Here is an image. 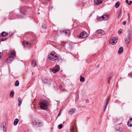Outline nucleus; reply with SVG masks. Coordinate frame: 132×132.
Listing matches in <instances>:
<instances>
[{
	"label": "nucleus",
	"instance_id": "473e14b6",
	"mask_svg": "<svg viewBox=\"0 0 132 132\" xmlns=\"http://www.w3.org/2000/svg\"><path fill=\"white\" fill-rule=\"evenodd\" d=\"M60 129H61L62 127V124H60L58 126Z\"/></svg>",
	"mask_w": 132,
	"mask_h": 132
},
{
	"label": "nucleus",
	"instance_id": "dca6fc26",
	"mask_svg": "<svg viewBox=\"0 0 132 132\" xmlns=\"http://www.w3.org/2000/svg\"><path fill=\"white\" fill-rule=\"evenodd\" d=\"M123 51V48L122 47H120L118 51V53L119 54H120Z\"/></svg>",
	"mask_w": 132,
	"mask_h": 132
},
{
	"label": "nucleus",
	"instance_id": "f03ea898",
	"mask_svg": "<svg viewBox=\"0 0 132 132\" xmlns=\"http://www.w3.org/2000/svg\"><path fill=\"white\" fill-rule=\"evenodd\" d=\"M58 56L56 53L53 52L48 55V59L52 61H54L58 59Z\"/></svg>",
	"mask_w": 132,
	"mask_h": 132
},
{
	"label": "nucleus",
	"instance_id": "1a4fd4ad",
	"mask_svg": "<svg viewBox=\"0 0 132 132\" xmlns=\"http://www.w3.org/2000/svg\"><path fill=\"white\" fill-rule=\"evenodd\" d=\"M22 44L25 47L30 48L31 47V44L27 41H23Z\"/></svg>",
	"mask_w": 132,
	"mask_h": 132
},
{
	"label": "nucleus",
	"instance_id": "6e6552de",
	"mask_svg": "<svg viewBox=\"0 0 132 132\" xmlns=\"http://www.w3.org/2000/svg\"><path fill=\"white\" fill-rule=\"evenodd\" d=\"M130 34H129L128 35L127 37L125 39V41L126 44L128 45L129 43L130 40Z\"/></svg>",
	"mask_w": 132,
	"mask_h": 132
},
{
	"label": "nucleus",
	"instance_id": "ddd939ff",
	"mask_svg": "<svg viewBox=\"0 0 132 132\" xmlns=\"http://www.w3.org/2000/svg\"><path fill=\"white\" fill-rule=\"evenodd\" d=\"M71 132H77L76 128L75 126H72L71 129Z\"/></svg>",
	"mask_w": 132,
	"mask_h": 132
},
{
	"label": "nucleus",
	"instance_id": "58836bf2",
	"mask_svg": "<svg viewBox=\"0 0 132 132\" xmlns=\"http://www.w3.org/2000/svg\"><path fill=\"white\" fill-rule=\"evenodd\" d=\"M109 97H108L106 100V101L107 102H109Z\"/></svg>",
	"mask_w": 132,
	"mask_h": 132
},
{
	"label": "nucleus",
	"instance_id": "a211bd4d",
	"mask_svg": "<svg viewBox=\"0 0 132 132\" xmlns=\"http://www.w3.org/2000/svg\"><path fill=\"white\" fill-rule=\"evenodd\" d=\"M76 110L75 109H71L68 112L70 114H71L73 113H74Z\"/></svg>",
	"mask_w": 132,
	"mask_h": 132
},
{
	"label": "nucleus",
	"instance_id": "393cba45",
	"mask_svg": "<svg viewBox=\"0 0 132 132\" xmlns=\"http://www.w3.org/2000/svg\"><path fill=\"white\" fill-rule=\"evenodd\" d=\"M19 81L18 80H16L15 82V86H17L19 85Z\"/></svg>",
	"mask_w": 132,
	"mask_h": 132
},
{
	"label": "nucleus",
	"instance_id": "2eb2a0df",
	"mask_svg": "<svg viewBox=\"0 0 132 132\" xmlns=\"http://www.w3.org/2000/svg\"><path fill=\"white\" fill-rule=\"evenodd\" d=\"M94 2L95 3L96 5L98 4L102 3V1L100 0H95Z\"/></svg>",
	"mask_w": 132,
	"mask_h": 132
},
{
	"label": "nucleus",
	"instance_id": "9b49d317",
	"mask_svg": "<svg viewBox=\"0 0 132 132\" xmlns=\"http://www.w3.org/2000/svg\"><path fill=\"white\" fill-rule=\"evenodd\" d=\"M97 33L100 35H103L105 34V33L104 31L102 29H99L96 31Z\"/></svg>",
	"mask_w": 132,
	"mask_h": 132
},
{
	"label": "nucleus",
	"instance_id": "de8ad7c7",
	"mask_svg": "<svg viewBox=\"0 0 132 132\" xmlns=\"http://www.w3.org/2000/svg\"><path fill=\"white\" fill-rule=\"evenodd\" d=\"M121 13V12L119 14V15H120V14Z\"/></svg>",
	"mask_w": 132,
	"mask_h": 132
},
{
	"label": "nucleus",
	"instance_id": "6ab92c4d",
	"mask_svg": "<svg viewBox=\"0 0 132 132\" xmlns=\"http://www.w3.org/2000/svg\"><path fill=\"white\" fill-rule=\"evenodd\" d=\"M18 100L19 102L18 106L19 107H20L21 105V104L22 100V99H21L19 98H18Z\"/></svg>",
	"mask_w": 132,
	"mask_h": 132
},
{
	"label": "nucleus",
	"instance_id": "f704fd0d",
	"mask_svg": "<svg viewBox=\"0 0 132 132\" xmlns=\"http://www.w3.org/2000/svg\"><path fill=\"white\" fill-rule=\"evenodd\" d=\"M2 54L1 52H0V60H1L2 58Z\"/></svg>",
	"mask_w": 132,
	"mask_h": 132
},
{
	"label": "nucleus",
	"instance_id": "4be33fe9",
	"mask_svg": "<svg viewBox=\"0 0 132 132\" xmlns=\"http://www.w3.org/2000/svg\"><path fill=\"white\" fill-rule=\"evenodd\" d=\"M7 35V34L6 33L3 31L2 33L0 35V37H2L3 36H5Z\"/></svg>",
	"mask_w": 132,
	"mask_h": 132
},
{
	"label": "nucleus",
	"instance_id": "2f4dec72",
	"mask_svg": "<svg viewBox=\"0 0 132 132\" xmlns=\"http://www.w3.org/2000/svg\"><path fill=\"white\" fill-rule=\"evenodd\" d=\"M39 124L38 125H37V126L39 127H41L43 125V124L42 122H38Z\"/></svg>",
	"mask_w": 132,
	"mask_h": 132
},
{
	"label": "nucleus",
	"instance_id": "bb28decb",
	"mask_svg": "<svg viewBox=\"0 0 132 132\" xmlns=\"http://www.w3.org/2000/svg\"><path fill=\"white\" fill-rule=\"evenodd\" d=\"M14 92L13 91H11L10 94V95L11 97H13L14 96Z\"/></svg>",
	"mask_w": 132,
	"mask_h": 132
},
{
	"label": "nucleus",
	"instance_id": "aec40b11",
	"mask_svg": "<svg viewBox=\"0 0 132 132\" xmlns=\"http://www.w3.org/2000/svg\"><path fill=\"white\" fill-rule=\"evenodd\" d=\"M19 120L18 119H15L14 121L13 124L15 126L17 124Z\"/></svg>",
	"mask_w": 132,
	"mask_h": 132
},
{
	"label": "nucleus",
	"instance_id": "8fccbe9b",
	"mask_svg": "<svg viewBox=\"0 0 132 132\" xmlns=\"http://www.w3.org/2000/svg\"><path fill=\"white\" fill-rule=\"evenodd\" d=\"M119 129H120L122 130V129H121V128H119Z\"/></svg>",
	"mask_w": 132,
	"mask_h": 132
},
{
	"label": "nucleus",
	"instance_id": "9d476101",
	"mask_svg": "<svg viewBox=\"0 0 132 132\" xmlns=\"http://www.w3.org/2000/svg\"><path fill=\"white\" fill-rule=\"evenodd\" d=\"M20 12L21 14L25 15L27 12V10L25 9V8L24 7L21 9Z\"/></svg>",
	"mask_w": 132,
	"mask_h": 132
},
{
	"label": "nucleus",
	"instance_id": "c03bdc74",
	"mask_svg": "<svg viewBox=\"0 0 132 132\" xmlns=\"http://www.w3.org/2000/svg\"><path fill=\"white\" fill-rule=\"evenodd\" d=\"M61 111H60V112H59V113L58 116H57V117H59V116L61 114H60V112H61Z\"/></svg>",
	"mask_w": 132,
	"mask_h": 132
},
{
	"label": "nucleus",
	"instance_id": "c85d7f7f",
	"mask_svg": "<svg viewBox=\"0 0 132 132\" xmlns=\"http://www.w3.org/2000/svg\"><path fill=\"white\" fill-rule=\"evenodd\" d=\"M79 96L78 95H77L76 96L75 99V101L76 102H77L78 101Z\"/></svg>",
	"mask_w": 132,
	"mask_h": 132
},
{
	"label": "nucleus",
	"instance_id": "79ce46f5",
	"mask_svg": "<svg viewBox=\"0 0 132 132\" xmlns=\"http://www.w3.org/2000/svg\"><path fill=\"white\" fill-rule=\"evenodd\" d=\"M62 85H60L59 86V88H60V89H61L62 88Z\"/></svg>",
	"mask_w": 132,
	"mask_h": 132
},
{
	"label": "nucleus",
	"instance_id": "412c9836",
	"mask_svg": "<svg viewBox=\"0 0 132 132\" xmlns=\"http://www.w3.org/2000/svg\"><path fill=\"white\" fill-rule=\"evenodd\" d=\"M120 3L119 2H118L115 4V7L117 8L119 7L120 5Z\"/></svg>",
	"mask_w": 132,
	"mask_h": 132
},
{
	"label": "nucleus",
	"instance_id": "f8f14e48",
	"mask_svg": "<svg viewBox=\"0 0 132 132\" xmlns=\"http://www.w3.org/2000/svg\"><path fill=\"white\" fill-rule=\"evenodd\" d=\"M127 125L129 127L132 126V118H130L128 120L127 122Z\"/></svg>",
	"mask_w": 132,
	"mask_h": 132
},
{
	"label": "nucleus",
	"instance_id": "37998d69",
	"mask_svg": "<svg viewBox=\"0 0 132 132\" xmlns=\"http://www.w3.org/2000/svg\"><path fill=\"white\" fill-rule=\"evenodd\" d=\"M53 7L52 6H50L49 7V10H51L52 9Z\"/></svg>",
	"mask_w": 132,
	"mask_h": 132
},
{
	"label": "nucleus",
	"instance_id": "f257e3e1",
	"mask_svg": "<svg viewBox=\"0 0 132 132\" xmlns=\"http://www.w3.org/2000/svg\"><path fill=\"white\" fill-rule=\"evenodd\" d=\"M40 108L42 110H46L48 105V102L45 100H42L39 103Z\"/></svg>",
	"mask_w": 132,
	"mask_h": 132
},
{
	"label": "nucleus",
	"instance_id": "0eeeda50",
	"mask_svg": "<svg viewBox=\"0 0 132 132\" xmlns=\"http://www.w3.org/2000/svg\"><path fill=\"white\" fill-rule=\"evenodd\" d=\"M59 70H60L59 66V65H57L52 70V71L53 73H55L59 71Z\"/></svg>",
	"mask_w": 132,
	"mask_h": 132
},
{
	"label": "nucleus",
	"instance_id": "b1692460",
	"mask_svg": "<svg viewBox=\"0 0 132 132\" xmlns=\"http://www.w3.org/2000/svg\"><path fill=\"white\" fill-rule=\"evenodd\" d=\"M97 19L98 21H102L103 20V18H102V16L101 17L98 16H97Z\"/></svg>",
	"mask_w": 132,
	"mask_h": 132
},
{
	"label": "nucleus",
	"instance_id": "a19ab883",
	"mask_svg": "<svg viewBox=\"0 0 132 132\" xmlns=\"http://www.w3.org/2000/svg\"><path fill=\"white\" fill-rule=\"evenodd\" d=\"M125 1L126 3L128 5V4L129 3L128 1V0H126Z\"/></svg>",
	"mask_w": 132,
	"mask_h": 132
},
{
	"label": "nucleus",
	"instance_id": "3c124183",
	"mask_svg": "<svg viewBox=\"0 0 132 132\" xmlns=\"http://www.w3.org/2000/svg\"><path fill=\"white\" fill-rule=\"evenodd\" d=\"M24 132H27V131H25Z\"/></svg>",
	"mask_w": 132,
	"mask_h": 132
},
{
	"label": "nucleus",
	"instance_id": "39448f33",
	"mask_svg": "<svg viewBox=\"0 0 132 132\" xmlns=\"http://www.w3.org/2000/svg\"><path fill=\"white\" fill-rule=\"evenodd\" d=\"M87 36V32L85 31H83L78 36V37L81 38H85Z\"/></svg>",
	"mask_w": 132,
	"mask_h": 132
},
{
	"label": "nucleus",
	"instance_id": "7c9ffc66",
	"mask_svg": "<svg viewBox=\"0 0 132 132\" xmlns=\"http://www.w3.org/2000/svg\"><path fill=\"white\" fill-rule=\"evenodd\" d=\"M63 32L65 33L66 34H68L69 32V31L68 30H65L63 31Z\"/></svg>",
	"mask_w": 132,
	"mask_h": 132
},
{
	"label": "nucleus",
	"instance_id": "423d86ee",
	"mask_svg": "<svg viewBox=\"0 0 132 132\" xmlns=\"http://www.w3.org/2000/svg\"><path fill=\"white\" fill-rule=\"evenodd\" d=\"M117 42V39L116 37H114L110 39L109 41L110 43L113 45L116 44Z\"/></svg>",
	"mask_w": 132,
	"mask_h": 132
},
{
	"label": "nucleus",
	"instance_id": "4c0bfd02",
	"mask_svg": "<svg viewBox=\"0 0 132 132\" xmlns=\"http://www.w3.org/2000/svg\"><path fill=\"white\" fill-rule=\"evenodd\" d=\"M126 21H124L123 22V24L124 25H125L126 24Z\"/></svg>",
	"mask_w": 132,
	"mask_h": 132
},
{
	"label": "nucleus",
	"instance_id": "5701e85b",
	"mask_svg": "<svg viewBox=\"0 0 132 132\" xmlns=\"http://www.w3.org/2000/svg\"><path fill=\"white\" fill-rule=\"evenodd\" d=\"M109 102H105V105L104 106V109L103 111H105V110L107 108V106L108 105V104Z\"/></svg>",
	"mask_w": 132,
	"mask_h": 132
},
{
	"label": "nucleus",
	"instance_id": "cd10ccee",
	"mask_svg": "<svg viewBox=\"0 0 132 132\" xmlns=\"http://www.w3.org/2000/svg\"><path fill=\"white\" fill-rule=\"evenodd\" d=\"M80 80L81 82H83L85 81V78L84 77H82L81 76Z\"/></svg>",
	"mask_w": 132,
	"mask_h": 132
},
{
	"label": "nucleus",
	"instance_id": "a18cd8bd",
	"mask_svg": "<svg viewBox=\"0 0 132 132\" xmlns=\"http://www.w3.org/2000/svg\"><path fill=\"white\" fill-rule=\"evenodd\" d=\"M18 17H19V18H23V16H19Z\"/></svg>",
	"mask_w": 132,
	"mask_h": 132
},
{
	"label": "nucleus",
	"instance_id": "c756f323",
	"mask_svg": "<svg viewBox=\"0 0 132 132\" xmlns=\"http://www.w3.org/2000/svg\"><path fill=\"white\" fill-rule=\"evenodd\" d=\"M112 79V77L110 76L108 78V82L109 84H110V81Z\"/></svg>",
	"mask_w": 132,
	"mask_h": 132
},
{
	"label": "nucleus",
	"instance_id": "49530a36",
	"mask_svg": "<svg viewBox=\"0 0 132 132\" xmlns=\"http://www.w3.org/2000/svg\"><path fill=\"white\" fill-rule=\"evenodd\" d=\"M128 15H129V13H128ZM129 18V16H128V18Z\"/></svg>",
	"mask_w": 132,
	"mask_h": 132
},
{
	"label": "nucleus",
	"instance_id": "ea45409f",
	"mask_svg": "<svg viewBox=\"0 0 132 132\" xmlns=\"http://www.w3.org/2000/svg\"><path fill=\"white\" fill-rule=\"evenodd\" d=\"M132 3V2L131 1H130L128 4V5H130Z\"/></svg>",
	"mask_w": 132,
	"mask_h": 132
},
{
	"label": "nucleus",
	"instance_id": "09e8293b",
	"mask_svg": "<svg viewBox=\"0 0 132 132\" xmlns=\"http://www.w3.org/2000/svg\"><path fill=\"white\" fill-rule=\"evenodd\" d=\"M9 19H10V20H12L13 19H11L10 18H9Z\"/></svg>",
	"mask_w": 132,
	"mask_h": 132
},
{
	"label": "nucleus",
	"instance_id": "c9c22d12",
	"mask_svg": "<svg viewBox=\"0 0 132 132\" xmlns=\"http://www.w3.org/2000/svg\"><path fill=\"white\" fill-rule=\"evenodd\" d=\"M122 32V29H120L118 31V33L119 34H120Z\"/></svg>",
	"mask_w": 132,
	"mask_h": 132
},
{
	"label": "nucleus",
	"instance_id": "f3484780",
	"mask_svg": "<svg viewBox=\"0 0 132 132\" xmlns=\"http://www.w3.org/2000/svg\"><path fill=\"white\" fill-rule=\"evenodd\" d=\"M31 64L32 66L34 67L36 65V61L34 60H33L31 61Z\"/></svg>",
	"mask_w": 132,
	"mask_h": 132
},
{
	"label": "nucleus",
	"instance_id": "e433bc0d",
	"mask_svg": "<svg viewBox=\"0 0 132 132\" xmlns=\"http://www.w3.org/2000/svg\"><path fill=\"white\" fill-rule=\"evenodd\" d=\"M6 38H2V39H0V40H1V42H2V41H4L6 40Z\"/></svg>",
	"mask_w": 132,
	"mask_h": 132
},
{
	"label": "nucleus",
	"instance_id": "7ed1b4c3",
	"mask_svg": "<svg viewBox=\"0 0 132 132\" xmlns=\"http://www.w3.org/2000/svg\"><path fill=\"white\" fill-rule=\"evenodd\" d=\"M15 52L14 51L11 52L10 55L9 56V59L10 61H12L13 60V58L15 57Z\"/></svg>",
	"mask_w": 132,
	"mask_h": 132
},
{
	"label": "nucleus",
	"instance_id": "20e7f679",
	"mask_svg": "<svg viewBox=\"0 0 132 132\" xmlns=\"http://www.w3.org/2000/svg\"><path fill=\"white\" fill-rule=\"evenodd\" d=\"M6 123L5 122H3L1 125L0 129L1 130H3V132H6Z\"/></svg>",
	"mask_w": 132,
	"mask_h": 132
},
{
	"label": "nucleus",
	"instance_id": "72a5a7b5",
	"mask_svg": "<svg viewBox=\"0 0 132 132\" xmlns=\"http://www.w3.org/2000/svg\"><path fill=\"white\" fill-rule=\"evenodd\" d=\"M42 28L43 29H45L46 28V26L45 24H43L42 26Z\"/></svg>",
	"mask_w": 132,
	"mask_h": 132
},
{
	"label": "nucleus",
	"instance_id": "4468645a",
	"mask_svg": "<svg viewBox=\"0 0 132 132\" xmlns=\"http://www.w3.org/2000/svg\"><path fill=\"white\" fill-rule=\"evenodd\" d=\"M103 18V20H106L109 18L108 15H102Z\"/></svg>",
	"mask_w": 132,
	"mask_h": 132
},
{
	"label": "nucleus",
	"instance_id": "a878e982",
	"mask_svg": "<svg viewBox=\"0 0 132 132\" xmlns=\"http://www.w3.org/2000/svg\"><path fill=\"white\" fill-rule=\"evenodd\" d=\"M33 124L35 125H38L39 123L38 122H37L35 121H34L33 122Z\"/></svg>",
	"mask_w": 132,
	"mask_h": 132
}]
</instances>
